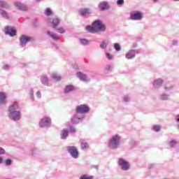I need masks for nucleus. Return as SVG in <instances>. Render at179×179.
<instances>
[{"label": "nucleus", "mask_w": 179, "mask_h": 179, "mask_svg": "<svg viewBox=\"0 0 179 179\" xmlns=\"http://www.w3.org/2000/svg\"><path fill=\"white\" fill-rule=\"evenodd\" d=\"M85 120L84 115H79V113H76L72 117H71V122L72 124H79V122H82Z\"/></svg>", "instance_id": "f8f14e48"}, {"label": "nucleus", "mask_w": 179, "mask_h": 179, "mask_svg": "<svg viewBox=\"0 0 179 179\" xmlns=\"http://www.w3.org/2000/svg\"><path fill=\"white\" fill-rule=\"evenodd\" d=\"M153 129L155 132H159V131L162 129V127L159 125H154Z\"/></svg>", "instance_id": "58836bf2"}, {"label": "nucleus", "mask_w": 179, "mask_h": 179, "mask_svg": "<svg viewBox=\"0 0 179 179\" xmlns=\"http://www.w3.org/2000/svg\"><path fill=\"white\" fill-rule=\"evenodd\" d=\"M66 151L73 157V159H78L79 157V151L76 146H67Z\"/></svg>", "instance_id": "423d86ee"}, {"label": "nucleus", "mask_w": 179, "mask_h": 179, "mask_svg": "<svg viewBox=\"0 0 179 179\" xmlns=\"http://www.w3.org/2000/svg\"><path fill=\"white\" fill-rule=\"evenodd\" d=\"M99 47L101 50H106V48H107V43H106V41H102L100 43Z\"/></svg>", "instance_id": "f704fd0d"}, {"label": "nucleus", "mask_w": 179, "mask_h": 179, "mask_svg": "<svg viewBox=\"0 0 179 179\" xmlns=\"http://www.w3.org/2000/svg\"><path fill=\"white\" fill-rule=\"evenodd\" d=\"M111 69H112V66H110V65H107V66L105 67V71H106L107 72L111 71Z\"/></svg>", "instance_id": "37998d69"}, {"label": "nucleus", "mask_w": 179, "mask_h": 179, "mask_svg": "<svg viewBox=\"0 0 179 179\" xmlns=\"http://www.w3.org/2000/svg\"><path fill=\"white\" fill-rule=\"evenodd\" d=\"M8 118L13 121H19L22 118V112L19 102L14 101L8 107Z\"/></svg>", "instance_id": "f257e3e1"}, {"label": "nucleus", "mask_w": 179, "mask_h": 179, "mask_svg": "<svg viewBox=\"0 0 179 179\" xmlns=\"http://www.w3.org/2000/svg\"><path fill=\"white\" fill-rule=\"evenodd\" d=\"M81 149L83 150H86V149H89V143H87L86 141H83L81 142Z\"/></svg>", "instance_id": "c756f323"}, {"label": "nucleus", "mask_w": 179, "mask_h": 179, "mask_svg": "<svg viewBox=\"0 0 179 179\" xmlns=\"http://www.w3.org/2000/svg\"><path fill=\"white\" fill-rule=\"evenodd\" d=\"M98 8L99 10L104 11L108 10L111 8V6H110L108 1H101L98 4Z\"/></svg>", "instance_id": "ddd939ff"}, {"label": "nucleus", "mask_w": 179, "mask_h": 179, "mask_svg": "<svg viewBox=\"0 0 179 179\" xmlns=\"http://www.w3.org/2000/svg\"><path fill=\"white\" fill-rule=\"evenodd\" d=\"M80 179H93V176H89L87 175H83L80 177Z\"/></svg>", "instance_id": "ea45409f"}, {"label": "nucleus", "mask_w": 179, "mask_h": 179, "mask_svg": "<svg viewBox=\"0 0 179 179\" xmlns=\"http://www.w3.org/2000/svg\"><path fill=\"white\" fill-rule=\"evenodd\" d=\"M134 51H136V54H139V52H141L138 50H134Z\"/></svg>", "instance_id": "5fc2aeb1"}, {"label": "nucleus", "mask_w": 179, "mask_h": 179, "mask_svg": "<svg viewBox=\"0 0 179 179\" xmlns=\"http://www.w3.org/2000/svg\"><path fill=\"white\" fill-rule=\"evenodd\" d=\"M173 84L168 83L164 85V90H166V92H170V90H173Z\"/></svg>", "instance_id": "bb28decb"}, {"label": "nucleus", "mask_w": 179, "mask_h": 179, "mask_svg": "<svg viewBox=\"0 0 179 179\" xmlns=\"http://www.w3.org/2000/svg\"><path fill=\"white\" fill-rule=\"evenodd\" d=\"M76 76L82 80V82H85L86 83L92 80L91 78H89L86 74L83 73L82 72L77 73Z\"/></svg>", "instance_id": "2eb2a0df"}, {"label": "nucleus", "mask_w": 179, "mask_h": 179, "mask_svg": "<svg viewBox=\"0 0 179 179\" xmlns=\"http://www.w3.org/2000/svg\"><path fill=\"white\" fill-rule=\"evenodd\" d=\"M51 125V118L45 117L42 118L39 122V126L41 128H44L45 127H50Z\"/></svg>", "instance_id": "9b49d317"}, {"label": "nucleus", "mask_w": 179, "mask_h": 179, "mask_svg": "<svg viewBox=\"0 0 179 179\" xmlns=\"http://www.w3.org/2000/svg\"><path fill=\"white\" fill-rule=\"evenodd\" d=\"M92 26L96 30H99V31H106V24L103 23V21L100 20H96L93 23Z\"/></svg>", "instance_id": "6e6552de"}, {"label": "nucleus", "mask_w": 179, "mask_h": 179, "mask_svg": "<svg viewBox=\"0 0 179 179\" xmlns=\"http://www.w3.org/2000/svg\"><path fill=\"white\" fill-rule=\"evenodd\" d=\"M86 30H87V31H88V33H96V31H97V30L93 25L92 26H90V25L87 26Z\"/></svg>", "instance_id": "c85d7f7f"}, {"label": "nucleus", "mask_w": 179, "mask_h": 179, "mask_svg": "<svg viewBox=\"0 0 179 179\" xmlns=\"http://www.w3.org/2000/svg\"><path fill=\"white\" fill-rule=\"evenodd\" d=\"M4 33L7 36H10V37H15L16 35V29L13 27L6 26L4 28Z\"/></svg>", "instance_id": "9d476101"}, {"label": "nucleus", "mask_w": 179, "mask_h": 179, "mask_svg": "<svg viewBox=\"0 0 179 179\" xmlns=\"http://www.w3.org/2000/svg\"><path fill=\"white\" fill-rule=\"evenodd\" d=\"M113 47L117 51H121V45L120 43H114Z\"/></svg>", "instance_id": "e433bc0d"}, {"label": "nucleus", "mask_w": 179, "mask_h": 179, "mask_svg": "<svg viewBox=\"0 0 179 179\" xmlns=\"http://www.w3.org/2000/svg\"><path fill=\"white\" fill-rule=\"evenodd\" d=\"M174 1V2H178L179 1V0H173Z\"/></svg>", "instance_id": "bf43d9fd"}, {"label": "nucleus", "mask_w": 179, "mask_h": 179, "mask_svg": "<svg viewBox=\"0 0 179 179\" xmlns=\"http://www.w3.org/2000/svg\"><path fill=\"white\" fill-rule=\"evenodd\" d=\"M173 45H177L178 44V41L174 40L172 41Z\"/></svg>", "instance_id": "3c124183"}, {"label": "nucleus", "mask_w": 179, "mask_h": 179, "mask_svg": "<svg viewBox=\"0 0 179 179\" xmlns=\"http://www.w3.org/2000/svg\"><path fill=\"white\" fill-rule=\"evenodd\" d=\"M31 152L30 153V155H33L34 151L33 150H31Z\"/></svg>", "instance_id": "13d9d810"}, {"label": "nucleus", "mask_w": 179, "mask_h": 179, "mask_svg": "<svg viewBox=\"0 0 179 179\" xmlns=\"http://www.w3.org/2000/svg\"><path fill=\"white\" fill-rule=\"evenodd\" d=\"M177 145V141L176 140H172L169 142L170 148H174Z\"/></svg>", "instance_id": "4c0bfd02"}, {"label": "nucleus", "mask_w": 179, "mask_h": 179, "mask_svg": "<svg viewBox=\"0 0 179 179\" xmlns=\"http://www.w3.org/2000/svg\"><path fill=\"white\" fill-rule=\"evenodd\" d=\"M47 36H48V37H50V38H52V40H54L55 41H59V40H60L59 36L57 35V34L50 31H47Z\"/></svg>", "instance_id": "6ab92c4d"}, {"label": "nucleus", "mask_w": 179, "mask_h": 179, "mask_svg": "<svg viewBox=\"0 0 179 179\" xmlns=\"http://www.w3.org/2000/svg\"><path fill=\"white\" fill-rule=\"evenodd\" d=\"M5 153H6L5 149L0 147V156L2 155H5Z\"/></svg>", "instance_id": "de8ad7c7"}, {"label": "nucleus", "mask_w": 179, "mask_h": 179, "mask_svg": "<svg viewBox=\"0 0 179 179\" xmlns=\"http://www.w3.org/2000/svg\"><path fill=\"white\" fill-rule=\"evenodd\" d=\"M153 2L156 3V2H159V0H152Z\"/></svg>", "instance_id": "6e6d98bb"}, {"label": "nucleus", "mask_w": 179, "mask_h": 179, "mask_svg": "<svg viewBox=\"0 0 179 179\" xmlns=\"http://www.w3.org/2000/svg\"><path fill=\"white\" fill-rule=\"evenodd\" d=\"M144 13L138 10H134L130 13V19L131 20H138L141 21L144 17Z\"/></svg>", "instance_id": "7ed1b4c3"}, {"label": "nucleus", "mask_w": 179, "mask_h": 179, "mask_svg": "<svg viewBox=\"0 0 179 179\" xmlns=\"http://www.w3.org/2000/svg\"><path fill=\"white\" fill-rule=\"evenodd\" d=\"M6 94L0 92V104H5L6 103Z\"/></svg>", "instance_id": "b1692460"}, {"label": "nucleus", "mask_w": 179, "mask_h": 179, "mask_svg": "<svg viewBox=\"0 0 179 179\" xmlns=\"http://www.w3.org/2000/svg\"><path fill=\"white\" fill-rule=\"evenodd\" d=\"M159 99L161 100V101H169V100H170V94L163 92L159 95Z\"/></svg>", "instance_id": "4be33fe9"}, {"label": "nucleus", "mask_w": 179, "mask_h": 179, "mask_svg": "<svg viewBox=\"0 0 179 179\" xmlns=\"http://www.w3.org/2000/svg\"><path fill=\"white\" fill-rule=\"evenodd\" d=\"M45 22L48 23H52V24H53V27H57L58 24H59V19L58 18H54V19H51L50 17H48L45 20Z\"/></svg>", "instance_id": "a211bd4d"}, {"label": "nucleus", "mask_w": 179, "mask_h": 179, "mask_svg": "<svg viewBox=\"0 0 179 179\" xmlns=\"http://www.w3.org/2000/svg\"><path fill=\"white\" fill-rule=\"evenodd\" d=\"M3 163V158L2 157H0V164H2Z\"/></svg>", "instance_id": "864d4df0"}, {"label": "nucleus", "mask_w": 179, "mask_h": 179, "mask_svg": "<svg viewBox=\"0 0 179 179\" xmlns=\"http://www.w3.org/2000/svg\"><path fill=\"white\" fill-rule=\"evenodd\" d=\"M10 68V67L9 65H8V64H6V65H4V66H3V71H9Z\"/></svg>", "instance_id": "c03bdc74"}, {"label": "nucleus", "mask_w": 179, "mask_h": 179, "mask_svg": "<svg viewBox=\"0 0 179 179\" xmlns=\"http://www.w3.org/2000/svg\"><path fill=\"white\" fill-rule=\"evenodd\" d=\"M121 145V136L119 134H115L112 136L108 141V148L110 150H117Z\"/></svg>", "instance_id": "f03ea898"}, {"label": "nucleus", "mask_w": 179, "mask_h": 179, "mask_svg": "<svg viewBox=\"0 0 179 179\" xmlns=\"http://www.w3.org/2000/svg\"><path fill=\"white\" fill-rule=\"evenodd\" d=\"M117 164L118 166H120L121 170H123L124 171H128V170H129V168L131 167V165H129V162L122 158H119Z\"/></svg>", "instance_id": "39448f33"}, {"label": "nucleus", "mask_w": 179, "mask_h": 179, "mask_svg": "<svg viewBox=\"0 0 179 179\" xmlns=\"http://www.w3.org/2000/svg\"><path fill=\"white\" fill-rule=\"evenodd\" d=\"M29 94L31 96V100L32 101H34V90H33V88H30Z\"/></svg>", "instance_id": "c9c22d12"}, {"label": "nucleus", "mask_w": 179, "mask_h": 179, "mask_svg": "<svg viewBox=\"0 0 179 179\" xmlns=\"http://www.w3.org/2000/svg\"><path fill=\"white\" fill-rule=\"evenodd\" d=\"M36 2H41V0H36Z\"/></svg>", "instance_id": "052dcab7"}, {"label": "nucleus", "mask_w": 179, "mask_h": 179, "mask_svg": "<svg viewBox=\"0 0 179 179\" xmlns=\"http://www.w3.org/2000/svg\"><path fill=\"white\" fill-rule=\"evenodd\" d=\"M34 41V39L31 36L22 35L20 38V47H26L27 43Z\"/></svg>", "instance_id": "1a4fd4ad"}, {"label": "nucleus", "mask_w": 179, "mask_h": 179, "mask_svg": "<svg viewBox=\"0 0 179 179\" xmlns=\"http://www.w3.org/2000/svg\"><path fill=\"white\" fill-rule=\"evenodd\" d=\"M129 100H131V96H129V95H126L124 96V101H125V103H128Z\"/></svg>", "instance_id": "79ce46f5"}, {"label": "nucleus", "mask_w": 179, "mask_h": 179, "mask_svg": "<svg viewBox=\"0 0 179 179\" xmlns=\"http://www.w3.org/2000/svg\"><path fill=\"white\" fill-rule=\"evenodd\" d=\"M133 47H134V48H136V47H138V45H137L136 44H134V45H133Z\"/></svg>", "instance_id": "4d7b16f0"}, {"label": "nucleus", "mask_w": 179, "mask_h": 179, "mask_svg": "<svg viewBox=\"0 0 179 179\" xmlns=\"http://www.w3.org/2000/svg\"><path fill=\"white\" fill-rule=\"evenodd\" d=\"M106 58H108V59H113V55H111V54L107 52L106 54Z\"/></svg>", "instance_id": "49530a36"}, {"label": "nucleus", "mask_w": 179, "mask_h": 179, "mask_svg": "<svg viewBox=\"0 0 179 179\" xmlns=\"http://www.w3.org/2000/svg\"><path fill=\"white\" fill-rule=\"evenodd\" d=\"M5 164L6 166H10L12 164V159H6Z\"/></svg>", "instance_id": "a19ab883"}, {"label": "nucleus", "mask_w": 179, "mask_h": 179, "mask_svg": "<svg viewBox=\"0 0 179 179\" xmlns=\"http://www.w3.org/2000/svg\"><path fill=\"white\" fill-rule=\"evenodd\" d=\"M52 78L54 79V80H56V82H59L61 80L62 78L61 76L54 73L52 75Z\"/></svg>", "instance_id": "2f4dec72"}, {"label": "nucleus", "mask_w": 179, "mask_h": 179, "mask_svg": "<svg viewBox=\"0 0 179 179\" xmlns=\"http://www.w3.org/2000/svg\"><path fill=\"white\" fill-rule=\"evenodd\" d=\"M45 15H46V16H51L52 15V10H51V8H47L45 10Z\"/></svg>", "instance_id": "473e14b6"}, {"label": "nucleus", "mask_w": 179, "mask_h": 179, "mask_svg": "<svg viewBox=\"0 0 179 179\" xmlns=\"http://www.w3.org/2000/svg\"><path fill=\"white\" fill-rule=\"evenodd\" d=\"M54 30H56L57 33H60V34H64L65 33V29L62 27H52Z\"/></svg>", "instance_id": "393cba45"}, {"label": "nucleus", "mask_w": 179, "mask_h": 179, "mask_svg": "<svg viewBox=\"0 0 179 179\" xmlns=\"http://www.w3.org/2000/svg\"><path fill=\"white\" fill-rule=\"evenodd\" d=\"M68 131L70 134H75V132H76V129L75 128V127L71 125L69 127Z\"/></svg>", "instance_id": "72a5a7b5"}, {"label": "nucleus", "mask_w": 179, "mask_h": 179, "mask_svg": "<svg viewBox=\"0 0 179 179\" xmlns=\"http://www.w3.org/2000/svg\"><path fill=\"white\" fill-rule=\"evenodd\" d=\"M75 86L72 85H66L64 90V94H69V93H71V92H73L75 90Z\"/></svg>", "instance_id": "412c9836"}, {"label": "nucleus", "mask_w": 179, "mask_h": 179, "mask_svg": "<svg viewBox=\"0 0 179 179\" xmlns=\"http://www.w3.org/2000/svg\"><path fill=\"white\" fill-rule=\"evenodd\" d=\"M136 54V50H129L126 54H125V58L127 59H134L135 58Z\"/></svg>", "instance_id": "f3484780"}, {"label": "nucleus", "mask_w": 179, "mask_h": 179, "mask_svg": "<svg viewBox=\"0 0 179 179\" xmlns=\"http://www.w3.org/2000/svg\"><path fill=\"white\" fill-rule=\"evenodd\" d=\"M0 8H1V9H9L10 6L9 4H8V3L3 1V0L1 1V4L0 6Z\"/></svg>", "instance_id": "7c9ffc66"}, {"label": "nucleus", "mask_w": 179, "mask_h": 179, "mask_svg": "<svg viewBox=\"0 0 179 179\" xmlns=\"http://www.w3.org/2000/svg\"><path fill=\"white\" fill-rule=\"evenodd\" d=\"M79 43L81 45H89L90 44V41H89L86 38H80Z\"/></svg>", "instance_id": "a878e982"}, {"label": "nucleus", "mask_w": 179, "mask_h": 179, "mask_svg": "<svg viewBox=\"0 0 179 179\" xmlns=\"http://www.w3.org/2000/svg\"><path fill=\"white\" fill-rule=\"evenodd\" d=\"M155 166H156V164H151L149 165L148 169H149L150 170H151V169L155 168Z\"/></svg>", "instance_id": "8fccbe9b"}, {"label": "nucleus", "mask_w": 179, "mask_h": 179, "mask_svg": "<svg viewBox=\"0 0 179 179\" xmlns=\"http://www.w3.org/2000/svg\"><path fill=\"white\" fill-rule=\"evenodd\" d=\"M92 14H93V10L89 8H82L78 10V15L81 17H86V16Z\"/></svg>", "instance_id": "0eeeda50"}, {"label": "nucleus", "mask_w": 179, "mask_h": 179, "mask_svg": "<svg viewBox=\"0 0 179 179\" xmlns=\"http://www.w3.org/2000/svg\"><path fill=\"white\" fill-rule=\"evenodd\" d=\"M36 96L37 99H41V92L40 91L36 92Z\"/></svg>", "instance_id": "a18cd8bd"}, {"label": "nucleus", "mask_w": 179, "mask_h": 179, "mask_svg": "<svg viewBox=\"0 0 179 179\" xmlns=\"http://www.w3.org/2000/svg\"><path fill=\"white\" fill-rule=\"evenodd\" d=\"M14 6H15L18 10H22V12H27V7L23 3L19 1H15Z\"/></svg>", "instance_id": "dca6fc26"}, {"label": "nucleus", "mask_w": 179, "mask_h": 179, "mask_svg": "<svg viewBox=\"0 0 179 179\" xmlns=\"http://www.w3.org/2000/svg\"><path fill=\"white\" fill-rule=\"evenodd\" d=\"M117 5H124V0H117Z\"/></svg>", "instance_id": "09e8293b"}, {"label": "nucleus", "mask_w": 179, "mask_h": 179, "mask_svg": "<svg viewBox=\"0 0 179 179\" xmlns=\"http://www.w3.org/2000/svg\"><path fill=\"white\" fill-rule=\"evenodd\" d=\"M41 82L42 85L44 86H48L49 81H48V77H47V75L43 74L41 76Z\"/></svg>", "instance_id": "5701e85b"}, {"label": "nucleus", "mask_w": 179, "mask_h": 179, "mask_svg": "<svg viewBox=\"0 0 179 179\" xmlns=\"http://www.w3.org/2000/svg\"><path fill=\"white\" fill-rule=\"evenodd\" d=\"M69 131L67 129H63L61 134V139H66L68 138V135Z\"/></svg>", "instance_id": "cd10ccee"}, {"label": "nucleus", "mask_w": 179, "mask_h": 179, "mask_svg": "<svg viewBox=\"0 0 179 179\" xmlns=\"http://www.w3.org/2000/svg\"><path fill=\"white\" fill-rule=\"evenodd\" d=\"M162 85H163V80L162 78H157L153 82V87L155 89H159V87H162Z\"/></svg>", "instance_id": "aec40b11"}, {"label": "nucleus", "mask_w": 179, "mask_h": 179, "mask_svg": "<svg viewBox=\"0 0 179 179\" xmlns=\"http://www.w3.org/2000/svg\"><path fill=\"white\" fill-rule=\"evenodd\" d=\"M176 122H178V123H179V115H176Z\"/></svg>", "instance_id": "603ef678"}, {"label": "nucleus", "mask_w": 179, "mask_h": 179, "mask_svg": "<svg viewBox=\"0 0 179 179\" xmlns=\"http://www.w3.org/2000/svg\"><path fill=\"white\" fill-rule=\"evenodd\" d=\"M0 16L5 20H10L12 19V14L2 8H0Z\"/></svg>", "instance_id": "4468645a"}, {"label": "nucleus", "mask_w": 179, "mask_h": 179, "mask_svg": "<svg viewBox=\"0 0 179 179\" xmlns=\"http://www.w3.org/2000/svg\"><path fill=\"white\" fill-rule=\"evenodd\" d=\"M89 111H90V108L86 104H80L76 108L77 114H87Z\"/></svg>", "instance_id": "20e7f679"}]
</instances>
